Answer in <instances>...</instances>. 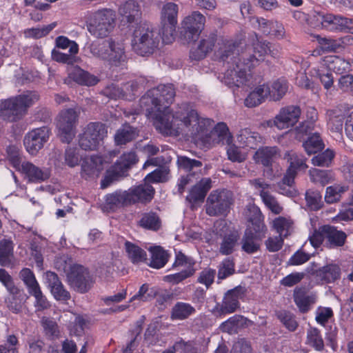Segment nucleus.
Here are the masks:
<instances>
[{
	"label": "nucleus",
	"mask_w": 353,
	"mask_h": 353,
	"mask_svg": "<svg viewBox=\"0 0 353 353\" xmlns=\"http://www.w3.org/2000/svg\"><path fill=\"white\" fill-rule=\"evenodd\" d=\"M169 117H163L156 122L157 130L164 135L179 136L201 140L212 145H226L232 142V136L227 125L221 122L212 130V121L200 117L197 112L189 104H184L177 108L172 122Z\"/></svg>",
	"instance_id": "f257e3e1"
},
{
	"label": "nucleus",
	"mask_w": 353,
	"mask_h": 353,
	"mask_svg": "<svg viewBox=\"0 0 353 353\" xmlns=\"http://www.w3.org/2000/svg\"><path fill=\"white\" fill-rule=\"evenodd\" d=\"M175 97V90L172 84L160 85L158 87L151 89L143 95L139 104L143 111L145 112L147 116L155 115L154 125L157 128L156 122L159 118L163 117H169L170 121H174V114L177 108L185 103L177 105L176 109L171 113L169 111V105L171 104Z\"/></svg>",
	"instance_id": "f03ea898"
},
{
	"label": "nucleus",
	"mask_w": 353,
	"mask_h": 353,
	"mask_svg": "<svg viewBox=\"0 0 353 353\" xmlns=\"http://www.w3.org/2000/svg\"><path fill=\"white\" fill-rule=\"evenodd\" d=\"M39 99L35 91L27 90L0 103V118L9 122H17L27 113L28 110Z\"/></svg>",
	"instance_id": "7ed1b4c3"
},
{
	"label": "nucleus",
	"mask_w": 353,
	"mask_h": 353,
	"mask_svg": "<svg viewBox=\"0 0 353 353\" xmlns=\"http://www.w3.org/2000/svg\"><path fill=\"white\" fill-rule=\"evenodd\" d=\"M89 49L93 57L108 62L111 66H120L127 61L124 44L112 38L93 42Z\"/></svg>",
	"instance_id": "20e7f679"
},
{
	"label": "nucleus",
	"mask_w": 353,
	"mask_h": 353,
	"mask_svg": "<svg viewBox=\"0 0 353 353\" xmlns=\"http://www.w3.org/2000/svg\"><path fill=\"white\" fill-rule=\"evenodd\" d=\"M159 32L154 30L152 25L143 22L137 26L133 33L132 48L141 56L153 54L160 43Z\"/></svg>",
	"instance_id": "39448f33"
},
{
	"label": "nucleus",
	"mask_w": 353,
	"mask_h": 353,
	"mask_svg": "<svg viewBox=\"0 0 353 353\" xmlns=\"http://www.w3.org/2000/svg\"><path fill=\"white\" fill-rule=\"evenodd\" d=\"M256 63L257 59L254 57H250L248 61L232 63L223 74L222 81L230 88L246 85L250 77V74L248 73V71H250L251 68L254 67Z\"/></svg>",
	"instance_id": "423d86ee"
},
{
	"label": "nucleus",
	"mask_w": 353,
	"mask_h": 353,
	"mask_svg": "<svg viewBox=\"0 0 353 353\" xmlns=\"http://www.w3.org/2000/svg\"><path fill=\"white\" fill-rule=\"evenodd\" d=\"M80 110L79 108L62 110L57 117V128L63 143H69L75 136Z\"/></svg>",
	"instance_id": "0eeeda50"
},
{
	"label": "nucleus",
	"mask_w": 353,
	"mask_h": 353,
	"mask_svg": "<svg viewBox=\"0 0 353 353\" xmlns=\"http://www.w3.org/2000/svg\"><path fill=\"white\" fill-rule=\"evenodd\" d=\"M245 45L241 40H222L218 42V48L214 52L215 59L223 63L245 61L243 52Z\"/></svg>",
	"instance_id": "6e6552de"
},
{
	"label": "nucleus",
	"mask_w": 353,
	"mask_h": 353,
	"mask_svg": "<svg viewBox=\"0 0 353 353\" xmlns=\"http://www.w3.org/2000/svg\"><path fill=\"white\" fill-rule=\"evenodd\" d=\"M233 203L231 191L222 189L212 191L205 203L206 214L211 216L225 215Z\"/></svg>",
	"instance_id": "1a4fd4ad"
},
{
	"label": "nucleus",
	"mask_w": 353,
	"mask_h": 353,
	"mask_svg": "<svg viewBox=\"0 0 353 353\" xmlns=\"http://www.w3.org/2000/svg\"><path fill=\"white\" fill-rule=\"evenodd\" d=\"M179 6L172 2L164 3L161 10V32L162 41L165 44L174 40Z\"/></svg>",
	"instance_id": "9d476101"
},
{
	"label": "nucleus",
	"mask_w": 353,
	"mask_h": 353,
	"mask_svg": "<svg viewBox=\"0 0 353 353\" xmlns=\"http://www.w3.org/2000/svg\"><path fill=\"white\" fill-rule=\"evenodd\" d=\"M107 134L104 124L99 122H91L83 129L79 136V145L85 151L97 150L102 144L103 139Z\"/></svg>",
	"instance_id": "9b49d317"
},
{
	"label": "nucleus",
	"mask_w": 353,
	"mask_h": 353,
	"mask_svg": "<svg viewBox=\"0 0 353 353\" xmlns=\"http://www.w3.org/2000/svg\"><path fill=\"white\" fill-rule=\"evenodd\" d=\"M176 163L179 169L188 173L181 177L178 183L179 192L181 194L188 184L192 183L204 174V168L201 161L185 156H179Z\"/></svg>",
	"instance_id": "f8f14e48"
},
{
	"label": "nucleus",
	"mask_w": 353,
	"mask_h": 353,
	"mask_svg": "<svg viewBox=\"0 0 353 353\" xmlns=\"http://www.w3.org/2000/svg\"><path fill=\"white\" fill-rule=\"evenodd\" d=\"M114 19L110 10L95 12L88 26L90 33L98 38L105 37L114 28Z\"/></svg>",
	"instance_id": "ddd939ff"
},
{
	"label": "nucleus",
	"mask_w": 353,
	"mask_h": 353,
	"mask_svg": "<svg viewBox=\"0 0 353 353\" xmlns=\"http://www.w3.org/2000/svg\"><path fill=\"white\" fill-rule=\"evenodd\" d=\"M67 278L71 288L82 294L88 292L94 283L88 270L77 264L70 266Z\"/></svg>",
	"instance_id": "4468645a"
},
{
	"label": "nucleus",
	"mask_w": 353,
	"mask_h": 353,
	"mask_svg": "<svg viewBox=\"0 0 353 353\" xmlns=\"http://www.w3.org/2000/svg\"><path fill=\"white\" fill-rule=\"evenodd\" d=\"M205 17L199 11H194L181 22V33L185 40L193 41L198 39L204 28Z\"/></svg>",
	"instance_id": "2eb2a0df"
},
{
	"label": "nucleus",
	"mask_w": 353,
	"mask_h": 353,
	"mask_svg": "<svg viewBox=\"0 0 353 353\" xmlns=\"http://www.w3.org/2000/svg\"><path fill=\"white\" fill-rule=\"evenodd\" d=\"M51 130L48 126L33 129L23 139L24 146L28 153L35 155L49 139Z\"/></svg>",
	"instance_id": "dca6fc26"
},
{
	"label": "nucleus",
	"mask_w": 353,
	"mask_h": 353,
	"mask_svg": "<svg viewBox=\"0 0 353 353\" xmlns=\"http://www.w3.org/2000/svg\"><path fill=\"white\" fill-rule=\"evenodd\" d=\"M307 159L301 154L291 152L288 154L290 166L283 177L282 184L292 186L299 171H305L307 168Z\"/></svg>",
	"instance_id": "f3484780"
},
{
	"label": "nucleus",
	"mask_w": 353,
	"mask_h": 353,
	"mask_svg": "<svg viewBox=\"0 0 353 353\" xmlns=\"http://www.w3.org/2000/svg\"><path fill=\"white\" fill-rule=\"evenodd\" d=\"M301 108L297 105H288L282 108L274 117L271 125H274L279 130L292 127L297 123L301 115Z\"/></svg>",
	"instance_id": "a211bd4d"
},
{
	"label": "nucleus",
	"mask_w": 353,
	"mask_h": 353,
	"mask_svg": "<svg viewBox=\"0 0 353 353\" xmlns=\"http://www.w3.org/2000/svg\"><path fill=\"white\" fill-rule=\"evenodd\" d=\"M245 292V288L240 285L228 290L225 294L219 309V313L221 314H226L234 312L239 308V300L243 299Z\"/></svg>",
	"instance_id": "6ab92c4d"
},
{
	"label": "nucleus",
	"mask_w": 353,
	"mask_h": 353,
	"mask_svg": "<svg viewBox=\"0 0 353 353\" xmlns=\"http://www.w3.org/2000/svg\"><path fill=\"white\" fill-rule=\"evenodd\" d=\"M253 52L254 55H248L245 53V61H248L250 57H254L257 59V63L263 59L266 54H270L271 57L276 58L279 56L280 47L278 45L272 44L265 41H260L258 37L252 43Z\"/></svg>",
	"instance_id": "aec40b11"
},
{
	"label": "nucleus",
	"mask_w": 353,
	"mask_h": 353,
	"mask_svg": "<svg viewBox=\"0 0 353 353\" xmlns=\"http://www.w3.org/2000/svg\"><path fill=\"white\" fill-rule=\"evenodd\" d=\"M18 171L23 174L29 182L32 183H41L50 178V172L48 169L41 168L29 161H23Z\"/></svg>",
	"instance_id": "412c9836"
},
{
	"label": "nucleus",
	"mask_w": 353,
	"mask_h": 353,
	"mask_svg": "<svg viewBox=\"0 0 353 353\" xmlns=\"http://www.w3.org/2000/svg\"><path fill=\"white\" fill-rule=\"evenodd\" d=\"M132 205L137 203H147L152 201L155 190L148 182L132 187L129 190Z\"/></svg>",
	"instance_id": "4be33fe9"
},
{
	"label": "nucleus",
	"mask_w": 353,
	"mask_h": 353,
	"mask_svg": "<svg viewBox=\"0 0 353 353\" xmlns=\"http://www.w3.org/2000/svg\"><path fill=\"white\" fill-rule=\"evenodd\" d=\"M211 179L203 178L190 189L189 194L186 196V200L192 204H194L198 202H203L207 192L211 189Z\"/></svg>",
	"instance_id": "5701e85b"
},
{
	"label": "nucleus",
	"mask_w": 353,
	"mask_h": 353,
	"mask_svg": "<svg viewBox=\"0 0 353 353\" xmlns=\"http://www.w3.org/2000/svg\"><path fill=\"white\" fill-rule=\"evenodd\" d=\"M216 42V34L214 33L203 37L196 48L191 50L190 58L195 60L203 59L208 53L212 50Z\"/></svg>",
	"instance_id": "b1692460"
},
{
	"label": "nucleus",
	"mask_w": 353,
	"mask_h": 353,
	"mask_svg": "<svg viewBox=\"0 0 353 353\" xmlns=\"http://www.w3.org/2000/svg\"><path fill=\"white\" fill-rule=\"evenodd\" d=\"M119 14L122 17L123 21L128 23H135L141 19V7L137 1L129 0L120 6Z\"/></svg>",
	"instance_id": "393cba45"
},
{
	"label": "nucleus",
	"mask_w": 353,
	"mask_h": 353,
	"mask_svg": "<svg viewBox=\"0 0 353 353\" xmlns=\"http://www.w3.org/2000/svg\"><path fill=\"white\" fill-rule=\"evenodd\" d=\"M103 170V161L99 156H92L83 160L81 174L85 179L97 176Z\"/></svg>",
	"instance_id": "a878e982"
},
{
	"label": "nucleus",
	"mask_w": 353,
	"mask_h": 353,
	"mask_svg": "<svg viewBox=\"0 0 353 353\" xmlns=\"http://www.w3.org/2000/svg\"><path fill=\"white\" fill-rule=\"evenodd\" d=\"M323 232L325 236V243L330 248L341 247L346 241L347 234L341 230H338L334 226L323 225Z\"/></svg>",
	"instance_id": "bb28decb"
},
{
	"label": "nucleus",
	"mask_w": 353,
	"mask_h": 353,
	"mask_svg": "<svg viewBox=\"0 0 353 353\" xmlns=\"http://www.w3.org/2000/svg\"><path fill=\"white\" fill-rule=\"evenodd\" d=\"M293 299L299 311L306 313L316 302V298L314 294H307L304 288H296L294 290Z\"/></svg>",
	"instance_id": "cd10ccee"
},
{
	"label": "nucleus",
	"mask_w": 353,
	"mask_h": 353,
	"mask_svg": "<svg viewBox=\"0 0 353 353\" xmlns=\"http://www.w3.org/2000/svg\"><path fill=\"white\" fill-rule=\"evenodd\" d=\"M138 136L137 129L125 123L117 130L114 139L116 145L121 146L134 141Z\"/></svg>",
	"instance_id": "c85d7f7f"
},
{
	"label": "nucleus",
	"mask_w": 353,
	"mask_h": 353,
	"mask_svg": "<svg viewBox=\"0 0 353 353\" xmlns=\"http://www.w3.org/2000/svg\"><path fill=\"white\" fill-rule=\"evenodd\" d=\"M269 94L268 85H260L248 95L244 101V104L248 108L258 106L268 98Z\"/></svg>",
	"instance_id": "c756f323"
},
{
	"label": "nucleus",
	"mask_w": 353,
	"mask_h": 353,
	"mask_svg": "<svg viewBox=\"0 0 353 353\" xmlns=\"http://www.w3.org/2000/svg\"><path fill=\"white\" fill-rule=\"evenodd\" d=\"M261 241L262 239H258L250 230H245L239 244L243 252L252 254L260 250Z\"/></svg>",
	"instance_id": "7c9ffc66"
},
{
	"label": "nucleus",
	"mask_w": 353,
	"mask_h": 353,
	"mask_svg": "<svg viewBox=\"0 0 353 353\" xmlns=\"http://www.w3.org/2000/svg\"><path fill=\"white\" fill-rule=\"evenodd\" d=\"M279 154V152L277 147L266 146L259 148L255 152L254 158L256 163H261L265 167H270Z\"/></svg>",
	"instance_id": "2f4dec72"
},
{
	"label": "nucleus",
	"mask_w": 353,
	"mask_h": 353,
	"mask_svg": "<svg viewBox=\"0 0 353 353\" xmlns=\"http://www.w3.org/2000/svg\"><path fill=\"white\" fill-rule=\"evenodd\" d=\"M239 240L240 236L237 231H232L225 234L220 243L219 252L223 255L231 254L239 245Z\"/></svg>",
	"instance_id": "473e14b6"
},
{
	"label": "nucleus",
	"mask_w": 353,
	"mask_h": 353,
	"mask_svg": "<svg viewBox=\"0 0 353 353\" xmlns=\"http://www.w3.org/2000/svg\"><path fill=\"white\" fill-rule=\"evenodd\" d=\"M237 141L243 147L254 149L258 143L261 142L262 138L258 132H252L249 128H244L239 131Z\"/></svg>",
	"instance_id": "72a5a7b5"
},
{
	"label": "nucleus",
	"mask_w": 353,
	"mask_h": 353,
	"mask_svg": "<svg viewBox=\"0 0 353 353\" xmlns=\"http://www.w3.org/2000/svg\"><path fill=\"white\" fill-rule=\"evenodd\" d=\"M288 82L283 78L278 79L271 85H268L270 94L268 97L273 101H280L288 90Z\"/></svg>",
	"instance_id": "f704fd0d"
},
{
	"label": "nucleus",
	"mask_w": 353,
	"mask_h": 353,
	"mask_svg": "<svg viewBox=\"0 0 353 353\" xmlns=\"http://www.w3.org/2000/svg\"><path fill=\"white\" fill-rule=\"evenodd\" d=\"M341 269L335 264H329L316 271V276L325 283L334 282L340 278Z\"/></svg>",
	"instance_id": "c9c22d12"
},
{
	"label": "nucleus",
	"mask_w": 353,
	"mask_h": 353,
	"mask_svg": "<svg viewBox=\"0 0 353 353\" xmlns=\"http://www.w3.org/2000/svg\"><path fill=\"white\" fill-rule=\"evenodd\" d=\"M105 201L111 207H123L132 205L129 190H117L109 194L106 196Z\"/></svg>",
	"instance_id": "e433bc0d"
},
{
	"label": "nucleus",
	"mask_w": 353,
	"mask_h": 353,
	"mask_svg": "<svg viewBox=\"0 0 353 353\" xmlns=\"http://www.w3.org/2000/svg\"><path fill=\"white\" fill-rule=\"evenodd\" d=\"M196 312L195 308L190 303L177 302L172 308L171 318L174 320H184Z\"/></svg>",
	"instance_id": "4c0bfd02"
},
{
	"label": "nucleus",
	"mask_w": 353,
	"mask_h": 353,
	"mask_svg": "<svg viewBox=\"0 0 353 353\" xmlns=\"http://www.w3.org/2000/svg\"><path fill=\"white\" fill-rule=\"evenodd\" d=\"M126 173L122 170L119 164H114L105 172L104 178L101 181V188L105 189L115 181H119L126 176Z\"/></svg>",
	"instance_id": "58836bf2"
},
{
	"label": "nucleus",
	"mask_w": 353,
	"mask_h": 353,
	"mask_svg": "<svg viewBox=\"0 0 353 353\" xmlns=\"http://www.w3.org/2000/svg\"><path fill=\"white\" fill-rule=\"evenodd\" d=\"M14 244L10 239H2L0 241V265L9 266L13 259Z\"/></svg>",
	"instance_id": "ea45409f"
},
{
	"label": "nucleus",
	"mask_w": 353,
	"mask_h": 353,
	"mask_svg": "<svg viewBox=\"0 0 353 353\" xmlns=\"http://www.w3.org/2000/svg\"><path fill=\"white\" fill-rule=\"evenodd\" d=\"M149 250L152 254L150 266L156 269L163 268L168 262V253L160 246L150 248Z\"/></svg>",
	"instance_id": "a19ab883"
},
{
	"label": "nucleus",
	"mask_w": 353,
	"mask_h": 353,
	"mask_svg": "<svg viewBox=\"0 0 353 353\" xmlns=\"http://www.w3.org/2000/svg\"><path fill=\"white\" fill-rule=\"evenodd\" d=\"M328 128L335 132L343 130L344 115L339 110H331L327 112Z\"/></svg>",
	"instance_id": "79ce46f5"
},
{
	"label": "nucleus",
	"mask_w": 353,
	"mask_h": 353,
	"mask_svg": "<svg viewBox=\"0 0 353 353\" xmlns=\"http://www.w3.org/2000/svg\"><path fill=\"white\" fill-rule=\"evenodd\" d=\"M19 278L23 281L26 286L28 292L30 294L35 292V291L41 289L37 282L34 272L29 268H24L19 272Z\"/></svg>",
	"instance_id": "37998d69"
},
{
	"label": "nucleus",
	"mask_w": 353,
	"mask_h": 353,
	"mask_svg": "<svg viewBox=\"0 0 353 353\" xmlns=\"http://www.w3.org/2000/svg\"><path fill=\"white\" fill-rule=\"evenodd\" d=\"M251 225L245 230H250L258 239H263L267 232L263 218L259 210L256 211L255 216L250 219Z\"/></svg>",
	"instance_id": "c03bdc74"
},
{
	"label": "nucleus",
	"mask_w": 353,
	"mask_h": 353,
	"mask_svg": "<svg viewBox=\"0 0 353 353\" xmlns=\"http://www.w3.org/2000/svg\"><path fill=\"white\" fill-rule=\"evenodd\" d=\"M326 61L328 68L336 74H342L351 68L348 61L338 56L330 57Z\"/></svg>",
	"instance_id": "a18cd8bd"
},
{
	"label": "nucleus",
	"mask_w": 353,
	"mask_h": 353,
	"mask_svg": "<svg viewBox=\"0 0 353 353\" xmlns=\"http://www.w3.org/2000/svg\"><path fill=\"white\" fill-rule=\"evenodd\" d=\"M158 294L157 287H150L147 283L143 284L138 292L130 299V302L134 300H139L143 302L150 301L153 300Z\"/></svg>",
	"instance_id": "49530a36"
},
{
	"label": "nucleus",
	"mask_w": 353,
	"mask_h": 353,
	"mask_svg": "<svg viewBox=\"0 0 353 353\" xmlns=\"http://www.w3.org/2000/svg\"><path fill=\"white\" fill-rule=\"evenodd\" d=\"M196 270L194 268L190 265L177 273L164 276L163 277V281L172 285H176L193 276Z\"/></svg>",
	"instance_id": "de8ad7c7"
},
{
	"label": "nucleus",
	"mask_w": 353,
	"mask_h": 353,
	"mask_svg": "<svg viewBox=\"0 0 353 353\" xmlns=\"http://www.w3.org/2000/svg\"><path fill=\"white\" fill-rule=\"evenodd\" d=\"M273 227L279 233V236L286 238L293 230V222L289 219L279 216L274 220Z\"/></svg>",
	"instance_id": "09e8293b"
},
{
	"label": "nucleus",
	"mask_w": 353,
	"mask_h": 353,
	"mask_svg": "<svg viewBox=\"0 0 353 353\" xmlns=\"http://www.w3.org/2000/svg\"><path fill=\"white\" fill-rule=\"evenodd\" d=\"M125 248L128 258L132 263H137L146 259L145 252L138 245L126 241L125 243Z\"/></svg>",
	"instance_id": "8fccbe9b"
},
{
	"label": "nucleus",
	"mask_w": 353,
	"mask_h": 353,
	"mask_svg": "<svg viewBox=\"0 0 353 353\" xmlns=\"http://www.w3.org/2000/svg\"><path fill=\"white\" fill-rule=\"evenodd\" d=\"M305 152L309 154L316 153L323 148L324 144L319 133H314L303 143Z\"/></svg>",
	"instance_id": "3c124183"
},
{
	"label": "nucleus",
	"mask_w": 353,
	"mask_h": 353,
	"mask_svg": "<svg viewBox=\"0 0 353 353\" xmlns=\"http://www.w3.org/2000/svg\"><path fill=\"white\" fill-rule=\"evenodd\" d=\"M246 320L243 316L234 315L222 323L220 329L222 332L230 334L235 332L240 326L245 323Z\"/></svg>",
	"instance_id": "603ef678"
},
{
	"label": "nucleus",
	"mask_w": 353,
	"mask_h": 353,
	"mask_svg": "<svg viewBox=\"0 0 353 353\" xmlns=\"http://www.w3.org/2000/svg\"><path fill=\"white\" fill-rule=\"evenodd\" d=\"M347 190V187L334 185L326 188L325 201L327 203H334L340 201L341 194Z\"/></svg>",
	"instance_id": "864d4df0"
},
{
	"label": "nucleus",
	"mask_w": 353,
	"mask_h": 353,
	"mask_svg": "<svg viewBox=\"0 0 353 353\" xmlns=\"http://www.w3.org/2000/svg\"><path fill=\"white\" fill-rule=\"evenodd\" d=\"M276 316L289 331L294 332L296 330L299 323L296 320V316L290 312L279 311L276 313Z\"/></svg>",
	"instance_id": "5fc2aeb1"
},
{
	"label": "nucleus",
	"mask_w": 353,
	"mask_h": 353,
	"mask_svg": "<svg viewBox=\"0 0 353 353\" xmlns=\"http://www.w3.org/2000/svg\"><path fill=\"white\" fill-rule=\"evenodd\" d=\"M305 201L308 208L312 210H318L323 205L321 194L318 190H307L305 192Z\"/></svg>",
	"instance_id": "6e6d98bb"
},
{
	"label": "nucleus",
	"mask_w": 353,
	"mask_h": 353,
	"mask_svg": "<svg viewBox=\"0 0 353 353\" xmlns=\"http://www.w3.org/2000/svg\"><path fill=\"white\" fill-rule=\"evenodd\" d=\"M139 225L146 229L157 230L160 228L161 222L156 213L148 212L143 214Z\"/></svg>",
	"instance_id": "4d7b16f0"
},
{
	"label": "nucleus",
	"mask_w": 353,
	"mask_h": 353,
	"mask_svg": "<svg viewBox=\"0 0 353 353\" xmlns=\"http://www.w3.org/2000/svg\"><path fill=\"white\" fill-rule=\"evenodd\" d=\"M310 180L324 186L332 181V176L327 170L312 168L309 171Z\"/></svg>",
	"instance_id": "13d9d810"
},
{
	"label": "nucleus",
	"mask_w": 353,
	"mask_h": 353,
	"mask_svg": "<svg viewBox=\"0 0 353 353\" xmlns=\"http://www.w3.org/2000/svg\"><path fill=\"white\" fill-rule=\"evenodd\" d=\"M56 26V22H54L48 26H43L42 28H29L24 31V34L27 38L40 39L48 34Z\"/></svg>",
	"instance_id": "bf43d9fd"
},
{
	"label": "nucleus",
	"mask_w": 353,
	"mask_h": 353,
	"mask_svg": "<svg viewBox=\"0 0 353 353\" xmlns=\"http://www.w3.org/2000/svg\"><path fill=\"white\" fill-rule=\"evenodd\" d=\"M169 174V169L166 167H160L153 172L148 174L144 181L148 183H163L168 180Z\"/></svg>",
	"instance_id": "052dcab7"
},
{
	"label": "nucleus",
	"mask_w": 353,
	"mask_h": 353,
	"mask_svg": "<svg viewBox=\"0 0 353 353\" xmlns=\"http://www.w3.org/2000/svg\"><path fill=\"white\" fill-rule=\"evenodd\" d=\"M138 161L137 156L134 151L123 154L120 159L114 163L119 164V167L126 174L128 170Z\"/></svg>",
	"instance_id": "680f3d73"
},
{
	"label": "nucleus",
	"mask_w": 353,
	"mask_h": 353,
	"mask_svg": "<svg viewBox=\"0 0 353 353\" xmlns=\"http://www.w3.org/2000/svg\"><path fill=\"white\" fill-rule=\"evenodd\" d=\"M0 281L10 294L17 296L20 293V290L15 285L12 277L5 269H0Z\"/></svg>",
	"instance_id": "e2e57ef3"
},
{
	"label": "nucleus",
	"mask_w": 353,
	"mask_h": 353,
	"mask_svg": "<svg viewBox=\"0 0 353 353\" xmlns=\"http://www.w3.org/2000/svg\"><path fill=\"white\" fill-rule=\"evenodd\" d=\"M307 343L321 351L324 347V343L320 331L317 328H310L307 333Z\"/></svg>",
	"instance_id": "0e129e2a"
},
{
	"label": "nucleus",
	"mask_w": 353,
	"mask_h": 353,
	"mask_svg": "<svg viewBox=\"0 0 353 353\" xmlns=\"http://www.w3.org/2000/svg\"><path fill=\"white\" fill-rule=\"evenodd\" d=\"M74 80L79 84L88 86L94 85L98 82L96 77L83 70H78L75 72Z\"/></svg>",
	"instance_id": "69168bd1"
},
{
	"label": "nucleus",
	"mask_w": 353,
	"mask_h": 353,
	"mask_svg": "<svg viewBox=\"0 0 353 353\" xmlns=\"http://www.w3.org/2000/svg\"><path fill=\"white\" fill-rule=\"evenodd\" d=\"M334 157L332 150L327 149L323 152L319 154L314 157L312 159V163L316 166L327 167Z\"/></svg>",
	"instance_id": "338daca9"
},
{
	"label": "nucleus",
	"mask_w": 353,
	"mask_h": 353,
	"mask_svg": "<svg viewBox=\"0 0 353 353\" xmlns=\"http://www.w3.org/2000/svg\"><path fill=\"white\" fill-rule=\"evenodd\" d=\"M41 324L47 336L50 339L59 336V330L57 323L52 319L43 317L41 320Z\"/></svg>",
	"instance_id": "774afa93"
}]
</instances>
